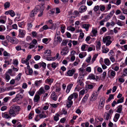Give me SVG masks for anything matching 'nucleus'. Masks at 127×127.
<instances>
[{"mask_svg":"<svg viewBox=\"0 0 127 127\" xmlns=\"http://www.w3.org/2000/svg\"><path fill=\"white\" fill-rule=\"evenodd\" d=\"M20 109L19 106H11L8 111L9 114L11 117H15L16 115L19 114Z\"/></svg>","mask_w":127,"mask_h":127,"instance_id":"obj_1","label":"nucleus"},{"mask_svg":"<svg viewBox=\"0 0 127 127\" xmlns=\"http://www.w3.org/2000/svg\"><path fill=\"white\" fill-rule=\"evenodd\" d=\"M105 100L103 97H102L101 98L98 104L99 108L102 109L104 107Z\"/></svg>","mask_w":127,"mask_h":127,"instance_id":"obj_2","label":"nucleus"},{"mask_svg":"<svg viewBox=\"0 0 127 127\" xmlns=\"http://www.w3.org/2000/svg\"><path fill=\"white\" fill-rule=\"evenodd\" d=\"M76 71L75 68H73L68 70L66 72V74L67 76H72Z\"/></svg>","mask_w":127,"mask_h":127,"instance_id":"obj_3","label":"nucleus"},{"mask_svg":"<svg viewBox=\"0 0 127 127\" xmlns=\"http://www.w3.org/2000/svg\"><path fill=\"white\" fill-rule=\"evenodd\" d=\"M19 33L18 36L20 38H23L24 37L26 34V32L25 30L19 29Z\"/></svg>","mask_w":127,"mask_h":127,"instance_id":"obj_4","label":"nucleus"},{"mask_svg":"<svg viewBox=\"0 0 127 127\" xmlns=\"http://www.w3.org/2000/svg\"><path fill=\"white\" fill-rule=\"evenodd\" d=\"M69 52V49L66 46L63 48L61 52L62 55L65 56Z\"/></svg>","mask_w":127,"mask_h":127,"instance_id":"obj_5","label":"nucleus"},{"mask_svg":"<svg viewBox=\"0 0 127 127\" xmlns=\"http://www.w3.org/2000/svg\"><path fill=\"white\" fill-rule=\"evenodd\" d=\"M39 8L36 7L34 9L31 11L30 14V16L31 17H33L37 13V11L39 10Z\"/></svg>","mask_w":127,"mask_h":127,"instance_id":"obj_6","label":"nucleus"},{"mask_svg":"<svg viewBox=\"0 0 127 127\" xmlns=\"http://www.w3.org/2000/svg\"><path fill=\"white\" fill-rule=\"evenodd\" d=\"M43 54V57H47V56H50L51 55L50 50H45Z\"/></svg>","mask_w":127,"mask_h":127,"instance_id":"obj_7","label":"nucleus"},{"mask_svg":"<svg viewBox=\"0 0 127 127\" xmlns=\"http://www.w3.org/2000/svg\"><path fill=\"white\" fill-rule=\"evenodd\" d=\"M2 116L3 118L6 119H11V118L10 115L7 114V112L2 113Z\"/></svg>","mask_w":127,"mask_h":127,"instance_id":"obj_8","label":"nucleus"},{"mask_svg":"<svg viewBox=\"0 0 127 127\" xmlns=\"http://www.w3.org/2000/svg\"><path fill=\"white\" fill-rule=\"evenodd\" d=\"M87 8L85 6H81L79 9V12L80 13H82L85 11L87 10Z\"/></svg>","mask_w":127,"mask_h":127,"instance_id":"obj_9","label":"nucleus"},{"mask_svg":"<svg viewBox=\"0 0 127 127\" xmlns=\"http://www.w3.org/2000/svg\"><path fill=\"white\" fill-rule=\"evenodd\" d=\"M98 95L97 94V92H95V93H94L91 95V100L93 101L96 99Z\"/></svg>","mask_w":127,"mask_h":127,"instance_id":"obj_10","label":"nucleus"},{"mask_svg":"<svg viewBox=\"0 0 127 127\" xmlns=\"http://www.w3.org/2000/svg\"><path fill=\"white\" fill-rule=\"evenodd\" d=\"M102 48V52L103 53H107L109 51V49L105 47V45L103 46Z\"/></svg>","mask_w":127,"mask_h":127,"instance_id":"obj_11","label":"nucleus"},{"mask_svg":"<svg viewBox=\"0 0 127 127\" xmlns=\"http://www.w3.org/2000/svg\"><path fill=\"white\" fill-rule=\"evenodd\" d=\"M92 32L93 33V35H91V36L92 37L96 36L97 32V29L95 28L94 29H93L92 31Z\"/></svg>","mask_w":127,"mask_h":127,"instance_id":"obj_12","label":"nucleus"},{"mask_svg":"<svg viewBox=\"0 0 127 127\" xmlns=\"http://www.w3.org/2000/svg\"><path fill=\"white\" fill-rule=\"evenodd\" d=\"M111 38V37L109 36H107L105 38H103V41L104 43H105L107 41H110V40Z\"/></svg>","mask_w":127,"mask_h":127,"instance_id":"obj_13","label":"nucleus"},{"mask_svg":"<svg viewBox=\"0 0 127 127\" xmlns=\"http://www.w3.org/2000/svg\"><path fill=\"white\" fill-rule=\"evenodd\" d=\"M84 79H78L77 81V83L81 87H83L84 85L83 81Z\"/></svg>","mask_w":127,"mask_h":127,"instance_id":"obj_14","label":"nucleus"},{"mask_svg":"<svg viewBox=\"0 0 127 127\" xmlns=\"http://www.w3.org/2000/svg\"><path fill=\"white\" fill-rule=\"evenodd\" d=\"M73 85V84H70L67 87L66 91V93L68 94L69 92Z\"/></svg>","mask_w":127,"mask_h":127,"instance_id":"obj_15","label":"nucleus"},{"mask_svg":"<svg viewBox=\"0 0 127 127\" xmlns=\"http://www.w3.org/2000/svg\"><path fill=\"white\" fill-rule=\"evenodd\" d=\"M44 9V7L43 5H42L40 7V14H38V16L39 17H41L43 14V11Z\"/></svg>","mask_w":127,"mask_h":127,"instance_id":"obj_16","label":"nucleus"},{"mask_svg":"<svg viewBox=\"0 0 127 127\" xmlns=\"http://www.w3.org/2000/svg\"><path fill=\"white\" fill-rule=\"evenodd\" d=\"M110 115L109 114H108L106 112H105L104 116V119L108 120L110 117Z\"/></svg>","mask_w":127,"mask_h":127,"instance_id":"obj_17","label":"nucleus"},{"mask_svg":"<svg viewBox=\"0 0 127 127\" xmlns=\"http://www.w3.org/2000/svg\"><path fill=\"white\" fill-rule=\"evenodd\" d=\"M40 97L38 95H35L34 98V100L35 102H37L39 100Z\"/></svg>","mask_w":127,"mask_h":127,"instance_id":"obj_18","label":"nucleus"},{"mask_svg":"<svg viewBox=\"0 0 127 127\" xmlns=\"http://www.w3.org/2000/svg\"><path fill=\"white\" fill-rule=\"evenodd\" d=\"M45 92L44 89L42 88L41 87L37 92V93L39 95H40L42 94H44L45 93Z\"/></svg>","mask_w":127,"mask_h":127,"instance_id":"obj_19","label":"nucleus"},{"mask_svg":"<svg viewBox=\"0 0 127 127\" xmlns=\"http://www.w3.org/2000/svg\"><path fill=\"white\" fill-rule=\"evenodd\" d=\"M114 12V10H113L112 11H111L109 14L106 16L107 18L109 19L112 16Z\"/></svg>","mask_w":127,"mask_h":127,"instance_id":"obj_20","label":"nucleus"},{"mask_svg":"<svg viewBox=\"0 0 127 127\" xmlns=\"http://www.w3.org/2000/svg\"><path fill=\"white\" fill-rule=\"evenodd\" d=\"M82 26L83 28L85 29L86 31H88L89 30L90 25L87 24H84Z\"/></svg>","mask_w":127,"mask_h":127,"instance_id":"obj_21","label":"nucleus"},{"mask_svg":"<svg viewBox=\"0 0 127 127\" xmlns=\"http://www.w3.org/2000/svg\"><path fill=\"white\" fill-rule=\"evenodd\" d=\"M104 63L107 65H109L111 64V62L107 58L105 59L104 60Z\"/></svg>","mask_w":127,"mask_h":127,"instance_id":"obj_22","label":"nucleus"},{"mask_svg":"<svg viewBox=\"0 0 127 127\" xmlns=\"http://www.w3.org/2000/svg\"><path fill=\"white\" fill-rule=\"evenodd\" d=\"M101 43L100 41H98L97 43V44L96 45V50L98 51L100 49Z\"/></svg>","mask_w":127,"mask_h":127,"instance_id":"obj_23","label":"nucleus"},{"mask_svg":"<svg viewBox=\"0 0 127 127\" xmlns=\"http://www.w3.org/2000/svg\"><path fill=\"white\" fill-rule=\"evenodd\" d=\"M10 79V76L7 73L5 74V79L7 82H8Z\"/></svg>","mask_w":127,"mask_h":127,"instance_id":"obj_24","label":"nucleus"},{"mask_svg":"<svg viewBox=\"0 0 127 127\" xmlns=\"http://www.w3.org/2000/svg\"><path fill=\"white\" fill-rule=\"evenodd\" d=\"M53 80L52 79L50 78H47L45 81V82L50 85L51 84L50 83H52L53 82Z\"/></svg>","mask_w":127,"mask_h":127,"instance_id":"obj_25","label":"nucleus"},{"mask_svg":"<svg viewBox=\"0 0 127 127\" xmlns=\"http://www.w3.org/2000/svg\"><path fill=\"white\" fill-rule=\"evenodd\" d=\"M69 96L71 97L72 99L74 98L75 99L77 97L78 95L77 93H75L71 94Z\"/></svg>","mask_w":127,"mask_h":127,"instance_id":"obj_26","label":"nucleus"},{"mask_svg":"<svg viewBox=\"0 0 127 127\" xmlns=\"http://www.w3.org/2000/svg\"><path fill=\"white\" fill-rule=\"evenodd\" d=\"M42 82V80L39 81H36L35 82V85L36 86H38Z\"/></svg>","mask_w":127,"mask_h":127,"instance_id":"obj_27","label":"nucleus"},{"mask_svg":"<svg viewBox=\"0 0 127 127\" xmlns=\"http://www.w3.org/2000/svg\"><path fill=\"white\" fill-rule=\"evenodd\" d=\"M73 103V101H67L66 103V105L68 108H70Z\"/></svg>","mask_w":127,"mask_h":127,"instance_id":"obj_28","label":"nucleus"},{"mask_svg":"<svg viewBox=\"0 0 127 127\" xmlns=\"http://www.w3.org/2000/svg\"><path fill=\"white\" fill-rule=\"evenodd\" d=\"M6 39H7L11 43L13 39L15 38L10 37L9 35H7L6 36Z\"/></svg>","mask_w":127,"mask_h":127,"instance_id":"obj_29","label":"nucleus"},{"mask_svg":"<svg viewBox=\"0 0 127 127\" xmlns=\"http://www.w3.org/2000/svg\"><path fill=\"white\" fill-rule=\"evenodd\" d=\"M10 6V3L8 2H7L5 3L4 5V6L5 9L9 8Z\"/></svg>","mask_w":127,"mask_h":127,"instance_id":"obj_30","label":"nucleus"},{"mask_svg":"<svg viewBox=\"0 0 127 127\" xmlns=\"http://www.w3.org/2000/svg\"><path fill=\"white\" fill-rule=\"evenodd\" d=\"M89 78L90 79L95 80V76L93 74H90L88 76Z\"/></svg>","mask_w":127,"mask_h":127,"instance_id":"obj_31","label":"nucleus"},{"mask_svg":"<svg viewBox=\"0 0 127 127\" xmlns=\"http://www.w3.org/2000/svg\"><path fill=\"white\" fill-rule=\"evenodd\" d=\"M117 24L120 26H122L125 24L124 22L121 21L119 20H118L117 23Z\"/></svg>","mask_w":127,"mask_h":127,"instance_id":"obj_32","label":"nucleus"},{"mask_svg":"<svg viewBox=\"0 0 127 127\" xmlns=\"http://www.w3.org/2000/svg\"><path fill=\"white\" fill-rule=\"evenodd\" d=\"M89 96V95L88 94H87L82 99L83 101L84 102L86 101L88 99Z\"/></svg>","mask_w":127,"mask_h":127,"instance_id":"obj_33","label":"nucleus"},{"mask_svg":"<svg viewBox=\"0 0 127 127\" xmlns=\"http://www.w3.org/2000/svg\"><path fill=\"white\" fill-rule=\"evenodd\" d=\"M22 74L19 73L17 76L16 77L15 80L17 81H19L21 79Z\"/></svg>","mask_w":127,"mask_h":127,"instance_id":"obj_34","label":"nucleus"},{"mask_svg":"<svg viewBox=\"0 0 127 127\" xmlns=\"http://www.w3.org/2000/svg\"><path fill=\"white\" fill-rule=\"evenodd\" d=\"M79 71L80 72V73L82 75V76H84V73L83 74V73L84 72H85V69H84L83 68L81 67L79 69Z\"/></svg>","mask_w":127,"mask_h":127,"instance_id":"obj_35","label":"nucleus"},{"mask_svg":"<svg viewBox=\"0 0 127 127\" xmlns=\"http://www.w3.org/2000/svg\"><path fill=\"white\" fill-rule=\"evenodd\" d=\"M21 62L23 64H29V62L27 61L25 59V58H23L21 60Z\"/></svg>","mask_w":127,"mask_h":127,"instance_id":"obj_36","label":"nucleus"},{"mask_svg":"<svg viewBox=\"0 0 127 127\" xmlns=\"http://www.w3.org/2000/svg\"><path fill=\"white\" fill-rule=\"evenodd\" d=\"M122 105L119 106L117 110V112L119 113H121L122 110Z\"/></svg>","mask_w":127,"mask_h":127,"instance_id":"obj_37","label":"nucleus"},{"mask_svg":"<svg viewBox=\"0 0 127 127\" xmlns=\"http://www.w3.org/2000/svg\"><path fill=\"white\" fill-rule=\"evenodd\" d=\"M114 96L113 95L110 94L107 100L106 101V102H107L110 101L111 99L114 98Z\"/></svg>","mask_w":127,"mask_h":127,"instance_id":"obj_38","label":"nucleus"},{"mask_svg":"<svg viewBox=\"0 0 127 127\" xmlns=\"http://www.w3.org/2000/svg\"><path fill=\"white\" fill-rule=\"evenodd\" d=\"M18 26L21 28L24 27V22H19L18 23Z\"/></svg>","mask_w":127,"mask_h":127,"instance_id":"obj_39","label":"nucleus"},{"mask_svg":"<svg viewBox=\"0 0 127 127\" xmlns=\"http://www.w3.org/2000/svg\"><path fill=\"white\" fill-rule=\"evenodd\" d=\"M48 116L46 114H40L39 115V117L40 119H42L45 118L47 117Z\"/></svg>","mask_w":127,"mask_h":127,"instance_id":"obj_40","label":"nucleus"},{"mask_svg":"<svg viewBox=\"0 0 127 127\" xmlns=\"http://www.w3.org/2000/svg\"><path fill=\"white\" fill-rule=\"evenodd\" d=\"M18 42L19 41L17 39H16L15 40L14 39H13L11 43L13 44H17L18 43Z\"/></svg>","mask_w":127,"mask_h":127,"instance_id":"obj_41","label":"nucleus"},{"mask_svg":"<svg viewBox=\"0 0 127 127\" xmlns=\"http://www.w3.org/2000/svg\"><path fill=\"white\" fill-rule=\"evenodd\" d=\"M60 115L59 114H56L54 117V120L55 121H58L59 119V117Z\"/></svg>","mask_w":127,"mask_h":127,"instance_id":"obj_42","label":"nucleus"},{"mask_svg":"<svg viewBox=\"0 0 127 127\" xmlns=\"http://www.w3.org/2000/svg\"><path fill=\"white\" fill-rule=\"evenodd\" d=\"M95 49V46L93 45L92 47H89L88 49V52L91 51L93 50H94Z\"/></svg>","mask_w":127,"mask_h":127,"instance_id":"obj_43","label":"nucleus"},{"mask_svg":"<svg viewBox=\"0 0 127 127\" xmlns=\"http://www.w3.org/2000/svg\"><path fill=\"white\" fill-rule=\"evenodd\" d=\"M56 41L60 43L62 40V39L60 36L56 37Z\"/></svg>","mask_w":127,"mask_h":127,"instance_id":"obj_44","label":"nucleus"},{"mask_svg":"<svg viewBox=\"0 0 127 127\" xmlns=\"http://www.w3.org/2000/svg\"><path fill=\"white\" fill-rule=\"evenodd\" d=\"M25 72L27 74L31 75L33 72V70L32 68H31L29 70V74L27 73V72L26 71H25Z\"/></svg>","mask_w":127,"mask_h":127,"instance_id":"obj_45","label":"nucleus"},{"mask_svg":"<svg viewBox=\"0 0 127 127\" xmlns=\"http://www.w3.org/2000/svg\"><path fill=\"white\" fill-rule=\"evenodd\" d=\"M100 10L101 11H103L104 10L105 8V6L103 5H101L99 6Z\"/></svg>","mask_w":127,"mask_h":127,"instance_id":"obj_46","label":"nucleus"},{"mask_svg":"<svg viewBox=\"0 0 127 127\" xmlns=\"http://www.w3.org/2000/svg\"><path fill=\"white\" fill-rule=\"evenodd\" d=\"M68 42V41L66 40H63L61 44V46H65L66 45L67 43Z\"/></svg>","mask_w":127,"mask_h":127,"instance_id":"obj_47","label":"nucleus"},{"mask_svg":"<svg viewBox=\"0 0 127 127\" xmlns=\"http://www.w3.org/2000/svg\"><path fill=\"white\" fill-rule=\"evenodd\" d=\"M9 11H10V12L9 14L10 15V16L11 17H13L15 15V13L14 11L11 10H10Z\"/></svg>","mask_w":127,"mask_h":127,"instance_id":"obj_48","label":"nucleus"},{"mask_svg":"<svg viewBox=\"0 0 127 127\" xmlns=\"http://www.w3.org/2000/svg\"><path fill=\"white\" fill-rule=\"evenodd\" d=\"M124 97H122L120 99H119L117 100V103H122L124 101Z\"/></svg>","mask_w":127,"mask_h":127,"instance_id":"obj_49","label":"nucleus"},{"mask_svg":"<svg viewBox=\"0 0 127 127\" xmlns=\"http://www.w3.org/2000/svg\"><path fill=\"white\" fill-rule=\"evenodd\" d=\"M95 85V84H94V85L92 84L88 85H87V88L89 89H92L94 87Z\"/></svg>","mask_w":127,"mask_h":127,"instance_id":"obj_50","label":"nucleus"},{"mask_svg":"<svg viewBox=\"0 0 127 127\" xmlns=\"http://www.w3.org/2000/svg\"><path fill=\"white\" fill-rule=\"evenodd\" d=\"M5 29V28L4 26L2 25L0 26V32L3 31Z\"/></svg>","mask_w":127,"mask_h":127,"instance_id":"obj_51","label":"nucleus"},{"mask_svg":"<svg viewBox=\"0 0 127 127\" xmlns=\"http://www.w3.org/2000/svg\"><path fill=\"white\" fill-rule=\"evenodd\" d=\"M110 75L114 77L116 75V72L115 71L111 70L110 72Z\"/></svg>","mask_w":127,"mask_h":127,"instance_id":"obj_52","label":"nucleus"},{"mask_svg":"<svg viewBox=\"0 0 127 127\" xmlns=\"http://www.w3.org/2000/svg\"><path fill=\"white\" fill-rule=\"evenodd\" d=\"M49 56H47V57H43L44 59H46L48 61H51L52 60H54L53 58L50 57H49Z\"/></svg>","mask_w":127,"mask_h":127,"instance_id":"obj_53","label":"nucleus"},{"mask_svg":"<svg viewBox=\"0 0 127 127\" xmlns=\"http://www.w3.org/2000/svg\"><path fill=\"white\" fill-rule=\"evenodd\" d=\"M93 3V2L91 0H88L87 1V4L89 6L91 5Z\"/></svg>","mask_w":127,"mask_h":127,"instance_id":"obj_54","label":"nucleus"},{"mask_svg":"<svg viewBox=\"0 0 127 127\" xmlns=\"http://www.w3.org/2000/svg\"><path fill=\"white\" fill-rule=\"evenodd\" d=\"M57 66V64L55 63H53L51 64V66L53 68H55Z\"/></svg>","mask_w":127,"mask_h":127,"instance_id":"obj_55","label":"nucleus"},{"mask_svg":"<svg viewBox=\"0 0 127 127\" xmlns=\"http://www.w3.org/2000/svg\"><path fill=\"white\" fill-rule=\"evenodd\" d=\"M87 46V45L86 44H84L82 45L81 47V49L83 51H85V48L86 46Z\"/></svg>","mask_w":127,"mask_h":127,"instance_id":"obj_56","label":"nucleus"},{"mask_svg":"<svg viewBox=\"0 0 127 127\" xmlns=\"http://www.w3.org/2000/svg\"><path fill=\"white\" fill-rule=\"evenodd\" d=\"M13 64L16 66H17L18 64V62L17 60L16 59L13 61Z\"/></svg>","mask_w":127,"mask_h":127,"instance_id":"obj_57","label":"nucleus"},{"mask_svg":"<svg viewBox=\"0 0 127 127\" xmlns=\"http://www.w3.org/2000/svg\"><path fill=\"white\" fill-rule=\"evenodd\" d=\"M28 29H30L32 28V25L31 24V22H29L28 23Z\"/></svg>","mask_w":127,"mask_h":127,"instance_id":"obj_58","label":"nucleus"},{"mask_svg":"<svg viewBox=\"0 0 127 127\" xmlns=\"http://www.w3.org/2000/svg\"><path fill=\"white\" fill-rule=\"evenodd\" d=\"M99 6L98 5H97L94 7V10L95 11H97L99 9Z\"/></svg>","mask_w":127,"mask_h":127,"instance_id":"obj_59","label":"nucleus"},{"mask_svg":"<svg viewBox=\"0 0 127 127\" xmlns=\"http://www.w3.org/2000/svg\"><path fill=\"white\" fill-rule=\"evenodd\" d=\"M49 26L48 28L50 29H52L53 28L54 24L53 23H51L50 24H48Z\"/></svg>","mask_w":127,"mask_h":127,"instance_id":"obj_60","label":"nucleus"},{"mask_svg":"<svg viewBox=\"0 0 127 127\" xmlns=\"http://www.w3.org/2000/svg\"><path fill=\"white\" fill-rule=\"evenodd\" d=\"M98 55H95L94 56H93L92 59V63H93V62L95 61L96 59V58Z\"/></svg>","mask_w":127,"mask_h":127,"instance_id":"obj_61","label":"nucleus"},{"mask_svg":"<svg viewBox=\"0 0 127 127\" xmlns=\"http://www.w3.org/2000/svg\"><path fill=\"white\" fill-rule=\"evenodd\" d=\"M15 48L16 50L18 51H19L22 50V49L21 48V46L20 45L17 46Z\"/></svg>","mask_w":127,"mask_h":127,"instance_id":"obj_62","label":"nucleus"},{"mask_svg":"<svg viewBox=\"0 0 127 127\" xmlns=\"http://www.w3.org/2000/svg\"><path fill=\"white\" fill-rule=\"evenodd\" d=\"M3 55L4 56H10V54L9 53H7L5 51H4L3 53Z\"/></svg>","mask_w":127,"mask_h":127,"instance_id":"obj_63","label":"nucleus"},{"mask_svg":"<svg viewBox=\"0 0 127 127\" xmlns=\"http://www.w3.org/2000/svg\"><path fill=\"white\" fill-rule=\"evenodd\" d=\"M40 57L39 55H36L34 57V59L36 61L39 60L40 58Z\"/></svg>","mask_w":127,"mask_h":127,"instance_id":"obj_64","label":"nucleus"}]
</instances>
